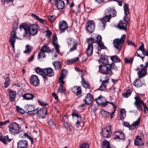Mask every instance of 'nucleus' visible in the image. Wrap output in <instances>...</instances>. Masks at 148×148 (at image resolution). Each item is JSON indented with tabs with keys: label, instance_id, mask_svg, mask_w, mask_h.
I'll return each mask as SVG.
<instances>
[{
	"label": "nucleus",
	"instance_id": "obj_1",
	"mask_svg": "<svg viewBox=\"0 0 148 148\" xmlns=\"http://www.w3.org/2000/svg\"><path fill=\"white\" fill-rule=\"evenodd\" d=\"M19 28L21 30H25V34L24 36L27 38L30 39V35H35L38 32V26L36 24H32L28 25L22 24L19 26Z\"/></svg>",
	"mask_w": 148,
	"mask_h": 148
},
{
	"label": "nucleus",
	"instance_id": "obj_2",
	"mask_svg": "<svg viewBox=\"0 0 148 148\" xmlns=\"http://www.w3.org/2000/svg\"><path fill=\"white\" fill-rule=\"evenodd\" d=\"M126 38L125 34L122 35L120 38H117L114 40L113 42L114 46L116 49H121Z\"/></svg>",
	"mask_w": 148,
	"mask_h": 148
},
{
	"label": "nucleus",
	"instance_id": "obj_3",
	"mask_svg": "<svg viewBox=\"0 0 148 148\" xmlns=\"http://www.w3.org/2000/svg\"><path fill=\"white\" fill-rule=\"evenodd\" d=\"M134 98L136 100L135 104L138 110H142L143 108L141 105V104L143 106L145 113L146 112V110L148 111V108L146 105L144 103L143 101L139 97L136 96Z\"/></svg>",
	"mask_w": 148,
	"mask_h": 148
},
{
	"label": "nucleus",
	"instance_id": "obj_4",
	"mask_svg": "<svg viewBox=\"0 0 148 148\" xmlns=\"http://www.w3.org/2000/svg\"><path fill=\"white\" fill-rule=\"evenodd\" d=\"M20 129L18 124L15 122L11 123L9 126L10 132L12 134L18 133L19 132Z\"/></svg>",
	"mask_w": 148,
	"mask_h": 148
},
{
	"label": "nucleus",
	"instance_id": "obj_5",
	"mask_svg": "<svg viewBox=\"0 0 148 148\" xmlns=\"http://www.w3.org/2000/svg\"><path fill=\"white\" fill-rule=\"evenodd\" d=\"M99 71L103 74L109 75H111L112 74V71L109 69L108 66L100 65L99 66Z\"/></svg>",
	"mask_w": 148,
	"mask_h": 148
},
{
	"label": "nucleus",
	"instance_id": "obj_6",
	"mask_svg": "<svg viewBox=\"0 0 148 148\" xmlns=\"http://www.w3.org/2000/svg\"><path fill=\"white\" fill-rule=\"evenodd\" d=\"M11 36L9 39L10 44L13 48V50H15L14 44L16 41V38H18L16 36V32L14 31H12L10 33Z\"/></svg>",
	"mask_w": 148,
	"mask_h": 148
},
{
	"label": "nucleus",
	"instance_id": "obj_7",
	"mask_svg": "<svg viewBox=\"0 0 148 148\" xmlns=\"http://www.w3.org/2000/svg\"><path fill=\"white\" fill-rule=\"evenodd\" d=\"M38 117L40 119L45 118L47 114V109L45 108H41L39 110L37 109L36 111Z\"/></svg>",
	"mask_w": 148,
	"mask_h": 148
},
{
	"label": "nucleus",
	"instance_id": "obj_8",
	"mask_svg": "<svg viewBox=\"0 0 148 148\" xmlns=\"http://www.w3.org/2000/svg\"><path fill=\"white\" fill-rule=\"evenodd\" d=\"M111 17L108 14L106 15L103 19L101 21V23H100L101 29L103 30L105 27L106 22H109Z\"/></svg>",
	"mask_w": 148,
	"mask_h": 148
},
{
	"label": "nucleus",
	"instance_id": "obj_9",
	"mask_svg": "<svg viewBox=\"0 0 148 148\" xmlns=\"http://www.w3.org/2000/svg\"><path fill=\"white\" fill-rule=\"evenodd\" d=\"M86 28L90 33H92L95 30V25L93 21H89L86 23Z\"/></svg>",
	"mask_w": 148,
	"mask_h": 148
},
{
	"label": "nucleus",
	"instance_id": "obj_10",
	"mask_svg": "<svg viewBox=\"0 0 148 148\" xmlns=\"http://www.w3.org/2000/svg\"><path fill=\"white\" fill-rule=\"evenodd\" d=\"M30 82L34 86H37L40 84V80L38 76L35 75H32L30 78Z\"/></svg>",
	"mask_w": 148,
	"mask_h": 148
},
{
	"label": "nucleus",
	"instance_id": "obj_11",
	"mask_svg": "<svg viewBox=\"0 0 148 148\" xmlns=\"http://www.w3.org/2000/svg\"><path fill=\"white\" fill-rule=\"evenodd\" d=\"M26 108L28 110L27 113L28 114L32 115L35 114H37L36 111L38 109V108L35 109L34 106L32 105H27L26 106Z\"/></svg>",
	"mask_w": 148,
	"mask_h": 148
},
{
	"label": "nucleus",
	"instance_id": "obj_12",
	"mask_svg": "<svg viewBox=\"0 0 148 148\" xmlns=\"http://www.w3.org/2000/svg\"><path fill=\"white\" fill-rule=\"evenodd\" d=\"M96 101L98 104L101 105L103 107H106L107 106L106 98L101 96L96 99Z\"/></svg>",
	"mask_w": 148,
	"mask_h": 148
},
{
	"label": "nucleus",
	"instance_id": "obj_13",
	"mask_svg": "<svg viewBox=\"0 0 148 148\" xmlns=\"http://www.w3.org/2000/svg\"><path fill=\"white\" fill-rule=\"evenodd\" d=\"M110 126L104 128L102 131V135L104 137L108 138L111 134Z\"/></svg>",
	"mask_w": 148,
	"mask_h": 148
},
{
	"label": "nucleus",
	"instance_id": "obj_14",
	"mask_svg": "<svg viewBox=\"0 0 148 148\" xmlns=\"http://www.w3.org/2000/svg\"><path fill=\"white\" fill-rule=\"evenodd\" d=\"M28 145L27 141L24 140L19 141L18 143L17 148H27Z\"/></svg>",
	"mask_w": 148,
	"mask_h": 148
},
{
	"label": "nucleus",
	"instance_id": "obj_15",
	"mask_svg": "<svg viewBox=\"0 0 148 148\" xmlns=\"http://www.w3.org/2000/svg\"><path fill=\"white\" fill-rule=\"evenodd\" d=\"M59 27L61 30L60 33H62L67 28L68 25L66 21H63L60 22Z\"/></svg>",
	"mask_w": 148,
	"mask_h": 148
},
{
	"label": "nucleus",
	"instance_id": "obj_16",
	"mask_svg": "<svg viewBox=\"0 0 148 148\" xmlns=\"http://www.w3.org/2000/svg\"><path fill=\"white\" fill-rule=\"evenodd\" d=\"M143 64L140 65L141 69L138 73V77L141 78L146 75L147 74V69H145L142 67Z\"/></svg>",
	"mask_w": 148,
	"mask_h": 148
},
{
	"label": "nucleus",
	"instance_id": "obj_17",
	"mask_svg": "<svg viewBox=\"0 0 148 148\" xmlns=\"http://www.w3.org/2000/svg\"><path fill=\"white\" fill-rule=\"evenodd\" d=\"M45 75H47L50 77L53 76L54 74V73L53 69L50 68H45Z\"/></svg>",
	"mask_w": 148,
	"mask_h": 148
},
{
	"label": "nucleus",
	"instance_id": "obj_18",
	"mask_svg": "<svg viewBox=\"0 0 148 148\" xmlns=\"http://www.w3.org/2000/svg\"><path fill=\"white\" fill-rule=\"evenodd\" d=\"M106 14H108L111 17H114L116 15V12L115 9L110 8L106 10Z\"/></svg>",
	"mask_w": 148,
	"mask_h": 148
},
{
	"label": "nucleus",
	"instance_id": "obj_19",
	"mask_svg": "<svg viewBox=\"0 0 148 148\" xmlns=\"http://www.w3.org/2000/svg\"><path fill=\"white\" fill-rule=\"evenodd\" d=\"M35 70L37 74L42 75L45 79H47L46 76L45 75V69H42L39 67H37L35 69Z\"/></svg>",
	"mask_w": 148,
	"mask_h": 148
},
{
	"label": "nucleus",
	"instance_id": "obj_20",
	"mask_svg": "<svg viewBox=\"0 0 148 148\" xmlns=\"http://www.w3.org/2000/svg\"><path fill=\"white\" fill-rule=\"evenodd\" d=\"M93 99V96L90 94H88L84 101L87 104H91Z\"/></svg>",
	"mask_w": 148,
	"mask_h": 148
},
{
	"label": "nucleus",
	"instance_id": "obj_21",
	"mask_svg": "<svg viewBox=\"0 0 148 148\" xmlns=\"http://www.w3.org/2000/svg\"><path fill=\"white\" fill-rule=\"evenodd\" d=\"M115 136L114 138L115 139H125V136L122 132H114Z\"/></svg>",
	"mask_w": 148,
	"mask_h": 148
},
{
	"label": "nucleus",
	"instance_id": "obj_22",
	"mask_svg": "<svg viewBox=\"0 0 148 148\" xmlns=\"http://www.w3.org/2000/svg\"><path fill=\"white\" fill-rule=\"evenodd\" d=\"M93 51V46L92 44H89L88 46V47L86 50V53L88 56H90Z\"/></svg>",
	"mask_w": 148,
	"mask_h": 148
},
{
	"label": "nucleus",
	"instance_id": "obj_23",
	"mask_svg": "<svg viewBox=\"0 0 148 148\" xmlns=\"http://www.w3.org/2000/svg\"><path fill=\"white\" fill-rule=\"evenodd\" d=\"M9 98L12 102H15L16 96V92L12 90H10L9 91Z\"/></svg>",
	"mask_w": 148,
	"mask_h": 148
},
{
	"label": "nucleus",
	"instance_id": "obj_24",
	"mask_svg": "<svg viewBox=\"0 0 148 148\" xmlns=\"http://www.w3.org/2000/svg\"><path fill=\"white\" fill-rule=\"evenodd\" d=\"M134 144L136 146H141L144 144V143L140 137L137 136L134 140Z\"/></svg>",
	"mask_w": 148,
	"mask_h": 148
},
{
	"label": "nucleus",
	"instance_id": "obj_25",
	"mask_svg": "<svg viewBox=\"0 0 148 148\" xmlns=\"http://www.w3.org/2000/svg\"><path fill=\"white\" fill-rule=\"evenodd\" d=\"M72 90L77 96H80L82 93V90L80 87L75 86L72 88Z\"/></svg>",
	"mask_w": 148,
	"mask_h": 148
},
{
	"label": "nucleus",
	"instance_id": "obj_26",
	"mask_svg": "<svg viewBox=\"0 0 148 148\" xmlns=\"http://www.w3.org/2000/svg\"><path fill=\"white\" fill-rule=\"evenodd\" d=\"M56 7L58 9H62L64 6V2L61 0H58L55 4Z\"/></svg>",
	"mask_w": 148,
	"mask_h": 148
},
{
	"label": "nucleus",
	"instance_id": "obj_27",
	"mask_svg": "<svg viewBox=\"0 0 148 148\" xmlns=\"http://www.w3.org/2000/svg\"><path fill=\"white\" fill-rule=\"evenodd\" d=\"M140 119V118L139 117L136 121L134 122L131 125L129 126V129L130 130H132L134 129L135 126L138 125L139 123Z\"/></svg>",
	"mask_w": 148,
	"mask_h": 148
},
{
	"label": "nucleus",
	"instance_id": "obj_28",
	"mask_svg": "<svg viewBox=\"0 0 148 148\" xmlns=\"http://www.w3.org/2000/svg\"><path fill=\"white\" fill-rule=\"evenodd\" d=\"M106 81H102L99 88H98V90L103 91L106 90L107 89L106 87L107 84L106 83Z\"/></svg>",
	"mask_w": 148,
	"mask_h": 148
},
{
	"label": "nucleus",
	"instance_id": "obj_29",
	"mask_svg": "<svg viewBox=\"0 0 148 148\" xmlns=\"http://www.w3.org/2000/svg\"><path fill=\"white\" fill-rule=\"evenodd\" d=\"M23 97L24 99L27 100H29L32 99L34 96L32 94L27 93L23 95Z\"/></svg>",
	"mask_w": 148,
	"mask_h": 148
},
{
	"label": "nucleus",
	"instance_id": "obj_30",
	"mask_svg": "<svg viewBox=\"0 0 148 148\" xmlns=\"http://www.w3.org/2000/svg\"><path fill=\"white\" fill-rule=\"evenodd\" d=\"M99 63H101L103 64L102 65H106V66H108L109 65L108 60L106 58L103 59L102 58H100L99 60Z\"/></svg>",
	"mask_w": 148,
	"mask_h": 148
},
{
	"label": "nucleus",
	"instance_id": "obj_31",
	"mask_svg": "<svg viewBox=\"0 0 148 148\" xmlns=\"http://www.w3.org/2000/svg\"><path fill=\"white\" fill-rule=\"evenodd\" d=\"M118 27L121 29L126 30V25L125 23L122 21L120 22L117 25Z\"/></svg>",
	"mask_w": 148,
	"mask_h": 148
},
{
	"label": "nucleus",
	"instance_id": "obj_32",
	"mask_svg": "<svg viewBox=\"0 0 148 148\" xmlns=\"http://www.w3.org/2000/svg\"><path fill=\"white\" fill-rule=\"evenodd\" d=\"M12 138H10L8 135L4 136L3 137L2 142L4 144H5L6 143V142H10L11 141Z\"/></svg>",
	"mask_w": 148,
	"mask_h": 148
},
{
	"label": "nucleus",
	"instance_id": "obj_33",
	"mask_svg": "<svg viewBox=\"0 0 148 148\" xmlns=\"http://www.w3.org/2000/svg\"><path fill=\"white\" fill-rule=\"evenodd\" d=\"M102 145L103 148H112L109 142L106 140L103 142Z\"/></svg>",
	"mask_w": 148,
	"mask_h": 148
},
{
	"label": "nucleus",
	"instance_id": "obj_34",
	"mask_svg": "<svg viewBox=\"0 0 148 148\" xmlns=\"http://www.w3.org/2000/svg\"><path fill=\"white\" fill-rule=\"evenodd\" d=\"M79 58L77 57L71 60H67L66 61L67 64L69 65L73 64L77 61L79 60Z\"/></svg>",
	"mask_w": 148,
	"mask_h": 148
},
{
	"label": "nucleus",
	"instance_id": "obj_35",
	"mask_svg": "<svg viewBox=\"0 0 148 148\" xmlns=\"http://www.w3.org/2000/svg\"><path fill=\"white\" fill-rule=\"evenodd\" d=\"M26 49L23 51V52L25 53H30L32 49V47L28 45L26 46Z\"/></svg>",
	"mask_w": 148,
	"mask_h": 148
},
{
	"label": "nucleus",
	"instance_id": "obj_36",
	"mask_svg": "<svg viewBox=\"0 0 148 148\" xmlns=\"http://www.w3.org/2000/svg\"><path fill=\"white\" fill-rule=\"evenodd\" d=\"M41 50L45 52L49 53L51 52L49 48L47 45H44L42 47Z\"/></svg>",
	"mask_w": 148,
	"mask_h": 148
},
{
	"label": "nucleus",
	"instance_id": "obj_37",
	"mask_svg": "<svg viewBox=\"0 0 148 148\" xmlns=\"http://www.w3.org/2000/svg\"><path fill=\"white\" fill-rule=\"evenodd\" d=\"M97 44L99 46V47H98V49L99 51V48H100L101 49H105L106 48V47L104 45L103 43L102 42L101 40L98 42Z\"/></svg>",
	"mask_w": 148,
	"mask_h": 148
},
{
	"label": "nucleus",
	"instance_id": "obj_38",
	"mask_svg": "<svg viewBox=\"0 0 148 148\" xmlns=\"http://www.w3.org/2000/svg\"><path fill=\"white\" fill-rule=\"evenodd\" d=\"M101 115L103 117H107L109 116L110 113L104 110H102L101 111Z\"/></svg>",
	"mask_w": 148,
	"mask_h": 148
},
{
	"label": "nucleus",
	"instance_id": "obj_39",
	"mask_svg": "<svg viewBox=\"0 0 148 148\" xmlns=\"http://www.w3.org/2000/svg\"><path fill=\"white\" fill-rule=\"evenodd\" d=\"M120 118L123 119L126 116V112L124 109L121 110L120 111Z\"/></svg>",
	"mask_w": 148,
	"mask_h": 148
},
{
	"label": "nucleus",
	"instance_id": "obj_40",
	"mask_svg": "<svg viewBox=\"0 0 148 148\" xmlns=\"http://www.w3.org/2000/svg\"><path fill=\"white\" fill-rule=\"evenodd\" d=\"M111 59L114 62H118L120 61V60L116 56H111Z\"/></svg>",
	"mask_w": 148,
	"mask_h": 148
},
{
	"label": "nucleus",
	"instance_id": "obj_41",
	"mask_svg": "<svg viewBox=\"0 0 148 148\" xmlns=\"http://www.w3.org/2000/svg\"><path fill=\"white\" fill-rule=\"evenodd\" d=\"M65 91L66 89L64 87L62 84H60L58 89V92L61 93H63L65 92Z\"/></svg>",
	"mask_w": 148,
	"mask_h": 148
},
{
	"label": "nucleus",
	"instance_id": "obj_42",
	"mask_svg": "<svg viewBox=\"0 0 148 148\" xmlns=\"http://www.w3.org/2000/svg\"><path fill=\"white\" fill-rule=\"evenodd\" d=\"M133 84L134 86L139 87L142 85V84L139 79H136L134 82Z\"/></svg>",
	"mask_w": 148,
	"mask_h": 148
},
{
	"label": "nucleus",
	"instance_id": "obj_43",
	"mask_svg": "<svg viewBox=\"0 0 148 148\" xmlns=\"http://www.w3.org/2000/svg\"><path fill=\"white\" fill-rule=\"evenodd\" d=\"M124 13L126 16H127L129 14V10L128 6L126 4H125L123 6Z\"/></svg>",
	"mask_w": 148,
	"mask_h": 148
},
{
	"label": "nucleus",
	"instance_id": "obj_44",
	"mask_svg": "<svg viewBox=\"0 0 148 148\" xmlns=\"http://www.w3.org/2000/svg\"><path fill=\"white\" fill-rule=\"evenodd\" d=\"M53 64L55 69L58 70L60 68V65L59 62H55L53 63Z\"/></svg>",
	"mask_w": 148,
	"mask_h": 148
},
{
	"label": "nucleus",
	"instance_id": "obj_45",
	"mask_svg": "<svg viewBox=\"0 0 148 148\" xmlns=\"http://www.w3.org/2000/svg\"><path fill=\"white\" fill-rule=\"evenodd\" d=\"M68 44L69 47L72 46L76 44V43L74 41L72 40L69 39L67 40Z\"/></svg>",
	"mask_w": 148,
	"mask_h": 148
},
{
	"label": "nucleus",
	"instance_id": "obj_46",
	"mask_svg": "<svg viewBox=\"0 0 148 148\" xmlns=\"http://www.w3.org/2000/svg\"><path fill=\"white\" fill-rule=\"evenodd\" d=\"M4 84V86L5 88L8 87L10 84V81L8 76L5 77V82Z\"/></svg>",
	"mask_w": 148,
	"mask_h": 148
},
{
	"label": "nucleus",
	"instance_id": "obj_47",
	"mask_svg": "<svg viewBox=\"0 0 148 148\" xmlns=\"http://www.w3.org/2000/svg\"><path fill=\"white\" fill-rule=\"evenodd\" d=\"M131 95L130 91L129 89L127 90L125 93L123 94V96L125 98H127Z\"/></svg>",
	"mask_w": 148,
	"mask_h": 148
},
{
	"label": "nucleus",
	"instance_id": "obj_48",
	"mask_svg": "<svg viewBox=\"0 0 148 148\" xmlns=\"http://www.w3.org/2000/svg\"><path fill=\"white\" fill-rule=\"evenodd\" d=\"M82 84L83 86L86 88H87L89 86V84L88 82L85 81L83 78H82Z\"/></svg>",
	"mask_w": 148,
	"mask_h": 148
},
{
	"label": "nucleus",
	"instance_id": "obj_49",
	"mask_svg": "<svg viewBox=\"0 0 148 148\" xmlns=\"http://www.w3.org/2000/svg\"><path fill=\"white\" fill-rule=\"evenodd\" d=\"M48 123H49V126L50 127L53 128L55 127V125L53 120H50L48 122Z\"/></svg>",
	"mask_w": 148,
	"mask_h": 148
},
{
	"label": "nucleus",
	"instance_id": "obj_50",
	"mask_svg": "<svg viewBox=\"0 0 148 148\" xmlns=\"http://www.w3.org/2000/svg\"><path fill=\"white\" fill-rule=\"evenodd\" d=\"M16 109L17 112L21 114H23L25 112L24 110L18 106L16 107Z\"/></svg>",
	"mask_w": 148,
	"mask_h": 148
},
{
	"label": "nucleus",
	"instance_id": "obj_51",
	"mask_svg": "<svg viewBox=\"0 0 148 148\" xmlns=\"http://www.w3.org/2000/svg\"><path fill=\"white\" fill-rule=\"evenodd\" d=\"M108 66L109 69H110V70H112V69H114L116 68V66L113 63H112L111 64H109Z\"/></svg>",
	"mask_w": 148,
	"mask_h": 148
},
{
	"label": "nucleus",
	"instance_id": "obj_52",
	"mask_svg": "<svg viewBox=\"0 0 148 148\" xmlns=\"http://www.w3.org/2000/svg\"><path fill=\"white\" fill-rule=\"evenodd\" d=\"M95 34H92L91 38V40L92 41L93 43H96L97 42V44L98 43V40H96L95 39Z\"/></svg>",
	"mask_w": 148,
	"mask_h": 148
},
{
	"label": "nucleus",
	"instance_id": "obj_53",
	"mask_svg": "<svg viewBox=\"0 0 148 148\" xmlns=\"http://www.w3.org/2000/svg\"><path fill=\"white\" fill-rule=\"evenodd\" d=\"M44 53L45 52L41 50V51L38 55V58H44L45 56V54Z\"/></svg>",
	"mask_w": 148,
	"mask_h": 148
},
{
	"label": "nucleus",
	"instance_id": "obj_54",
	"mask_svg": "<svg viewBox=\"0 0 148 148\" xmlns=\"http://www.w3.org/2000/svg\"><path fill=\"white\" fill-rule=\"evenodd\" d=\"M56 19V17L54 16H48V20L51 22L54 21Z\"/></svg>",
	"mask_w": 148,
	"mask_h": 148
},
{
	"label": "nucleus",
	"instance_id": "obj_55",
	"mask_svg": "<svg viewBox=\"0 0 148 148\" xmlns=\"http://www.w3.org/2000/svg\"><path fill=\"white\" fill-rule=\"evenodd\" d=\"M67 71L65 69H63L62 70L61 72V74L60 76H62L63 77H65L66 76L67 73Z\"/></svg>",
	"mask_w": 148,
	"mask_h": 148
},
{
	"label": "nucleus",
	"instance_id": "obj_56",
	"mask_svg": "<svg viewBox=\"0 0 148 148\" xmlns=\"http://www.w3.org/2000/svg\"><path fill=\"white\" fill-rule=\"evenodd\" d=\"M24 136L25 137H27V138L29 139L31 141V143L32 144L33 143V138L31 137L30 136H29L27 133H25L23 134Z\"/></svg>",
	"mask_w": 148,
	"mask_h": 148
},
{
	"label": "nucleus",
	"instance_id": "obj_57",
	"mask_svg": "<svg viewBox=\"0 0 148 148\" xmlns=\"http://www.w3.org/2000/svg\"><path fill=\"white\" fill-rule=\"evenodd\" d=\"M76 45L77 44L74 45H73L72 46L70 47V49L69 50V51L70 52H72L76 49Z\"/></svg>",
	"mask_w": 148,
	"mask_h": 148
},
{
	"label": "nucleus",
	"instance_id": "obj_58",
	"mask_svg": "<svg viewBox=\"0 0 148 148\" xmlns=\"http://www.w3.org/2000/svg\"><path fill=\"white\" fill-rule=\"evenodd\" d=\"M65 77H63L62 76H60L59 77V83L61 84H64V82L63 81V79L65 78Z\"/></svg>",
	"mask_w": 148,
	"mask_h": 148
},
{
	"label": "nucleus",
	"instance_id": "obj_59",
	"mask_svg": "<svg viewBox=\"0 0 148 148\" xmlns=\"http://www.w3.org/2000/svg\"><path fill=\"white\" fill-rule=\"evenodd\" d=\"M138 50L141 51L142 52L145 50L144 44L143 43H142L141 45L139 47Z\"/></svg>",
	"mask_w": 148,
	"mask_h": 148
},
{
	"label": "nucleus",
	"instance_id": "obj_60",
	"mask_svg": "<svg viewBox=\"0 0 148 148\" xmlns=\"http://www.w3.org/2000/svg\"><path fill=\"white\" fill-rule=\"evenodd\" d=\"M89 145L88 144L84 143L80 146V148H89Z\"/></svg>",
	"mask_w": 148,
	"mask_h": 148
},
{
	"label": "nucleus",
	"instance_id": "obj_61",
	"mask_svg": "<svg viewBox=\"0 0 148 148\" xmlns=\"http://www.w3.org/2000/svg\"><path fill=\"white\" fill-rule=\"evenodd\" d=\"M81 121V117H78L76 123V125L77 127H78L80 125Z\"/></svg>",
	"mask_w": 148,
	"mask_h": 148
},
{
	"label": "nucleus",
	"instance_id": "obj_62",
	"mask_svg": "<svg viewBox=\"0 0 148 148\" xmlns=\"http://www.w3.org/2000/svg\"><path fill=\"white\" fill-rule=\"evenodd\" d=\"M64 126L66 128L68 129L69 127V123L67 121H64V122L63 123Z\"/></svg>",
	"mask_w": 148,
	"mask_h": 148
},
{
	"label": "nucleus",
	"instance_id": "obj_63",
	"mask_svg": "<svg viewBox=\"0 0 148 148\" xmlns=\"http://www.w3.org/2000/svg\"><path fill=\"white\" fill-rule=\"evenodd\" d=\"M125 61L126 63H130L132 62L133 61V59L132 58H125Z\"/></svg>",
	"mask_w": 148,
	"mask_h": 148
},
{
	"label": "nucleus",
	"instance_id": "obj_64",
	"mask_svg": "<svg viewBox=\"0 0 148 148\" xmlns=\"http://www.w3.org/2000/svg\"><path fill=\"white\" fill-rule=\"evenodd\" d=\"M95 39L96 40H98V42L100 41L101 40H102V38L101 36L100 35H98L97 36V35L95 34Z\"/></svg>",
	"mask_w": 148,
	"mask_h": 148
}]
</instances>
